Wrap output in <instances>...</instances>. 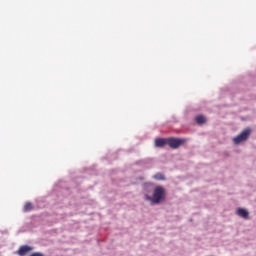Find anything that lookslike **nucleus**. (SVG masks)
<instances>
[{
  "mask_svg": "<svg viewBox=\"0 0 256 256\" xmlns=\"http://www.w3.org/2000/svg\"><path fill=\"white\" fill-rule=\"evenodd\" d=\"M167 197V192L163 186H157L154 188L152 197L149 195H145L146 201H150L152 205H159V203H163Z\"/></svg>",
  "mask_w": 256,
  "mask_h": 256,
  "instance_id": "obj_1",
  "label": "nucleus"
},
{
  "mask_svg": "<svg viewBox=\"0 0 256 256\" xmlns=\"http://www.w3.org/2000/svg\"><path fill=\"white\" fill-rule=\"evenodd\" d=\"M187 143V139L185 138H167V145L171 149H179L181 145H185Z\"/></svg>",
  "mask_w": 256,
  "mask_h": 256,
  "instance_id": "obj_2",
  "label": "nucleus"
},
{
  "mask_svg": "<svg viewBox=\"0 0 256 256\" xmlns=\"http://www.w3.org/2000/svg\"><path fill=\"white\" fill-rule=\"evenodd\" d=\"M249 135H251V129L247 128L243 130L241 134L236 136L233 139V142L235 143V145H239V143H243V141H247V139H249Z\"/></svg>",
  "mask_w": 256,
  "mask_h": 256,
  "instance_id": "obj_3",
  "label": "nucleus"
},
{
  "mask_svg": "<svg viewBox=\"0 0 256 256\" xmlns=\"http://www.w3.org/2000/svg\"><path fill=\"white\" fill-rule=\"evenodd\" d=\"M30 251H33V247L28 246V245H23L19 248L18 250V255L20 256H25L27 255Z\"/></svg>",
  "mask_w": 256,
  "mask_h": 256,
  "instance_id": "obj_4",
  "label": "nucleus"
},
{
  "mask_svg": "<svg viewBox=\"0 0 256 256\" xmlns=\"http://www.w3.org/2000/svg\"><path fill=\"white\" fill-rule=\"evenodd\" d=\"M236 214L238 217H242V219H249V211L245 208H238Z\"/></svg>",
  "mask_w": 256,
  "mask_h": 256,
  "instance_id": "obj_5",
  "label": "nucleus"
},
{
  "mask_svg": "<svg viewBox=\"0 0 256 256\" xmlns=\"http://www.w3.org/2000/svg\"><path fill=\"white\" fill-rule=\"evenodd\" d=\"M167 145V138H158L155 140L156 147H165Z\"/></svg>",
  "mask_w": 256,
  "mask_h": 256,
  "instance_id": "obj_6",
  "label": "nucleus"
},
{
  "mask_svg": "<svg viewBox=\"0 0 256 256\" xmlns=\"http://www.w3.org/2000/svg\"><path fill=\"white\" fill-rule=\"evenodd\" d=\"M196 123H198V125H203V123H205V121H207V118H205V116L203 115H199L196 116Z\"/></svg>",
  "mask_w": 256,
  "mask_h": 256,
  "instance_id": "obj_7",
  "label": "nucleus"
},
{
  "mask_svg": "<svg viewBox=\"0 0 256 256\" xmlns=\"http://www.w3.org/2000/svg\"><path fill=\"white\" fill-rule=\"evenodd\" d=\"M154 179H156V181H165V175H163L161 172H158L154 175Z\"/></svg>",
  "mask_w": 256,
  "mask_h": 256,
  "instance_id": "obj_8",
  "label": "nucleus"
},
{
  "mask_svg": "<svg viewBox=\"0 0 256 256\" xmlns=\"http://www.w3.org/2000/svg\"><path fill=\"white\" fill-rule=\"evenodd\" d=\"M24 211L26 213H29V211H33V204H31L30 202H27L25 205H24Z\"/></svg>",
  "mask_w": 256,
  "mask_h": 256,
  "instance_id": "obj_9",
  "label": "nucleus"
}]
</instances>
